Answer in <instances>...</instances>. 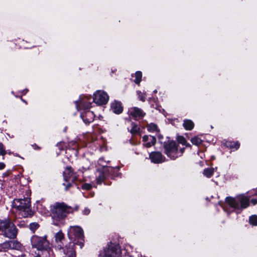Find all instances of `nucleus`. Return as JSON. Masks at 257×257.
<instances>
[{
    "mask_svg": "<svg viewBox=\"0 0 257 257\" xmlns=\"http://www.w3.org/2000/svg\"><path fill=\"white\" fill-rule=\"evenodd\" d=\"M5 167V165L3 163H0V170L3 169Z\"/></svg>",
    "mask_w": 257,
    "mask_h": 257,
    "instance_id": "e433bc0d",
    "label": "nucleus"
},
{
    "mask_svg": "<svg viewBox=\"0 0 257 257\" xmlns=\"http://www.w3.org/2000/svg\"><path fill=\"white\" fill-rule=\"evenodd\" d=\"M229 147L231 148H235L237 149L239 147V144L238 142H230Z\"/></svg>",
    "mask_w": 257,
    "mask_h": 257,
    "instance_id": "2f4dec72",
    "label": "nucleus"
},
{
    "mask_svg": "<svg viewBox=\"0 0 257 257\" xmlns=\"http://www.w3.org/2000/svg\"><path fill=\"white\" fill-rule=\"evenodd\" d=\"M0 234H3L8 238H14L17 234L16 227L10 221H1Z\"/></svg>",
    "mask_w": 257,
    "mask_h": 257,
    "instance_id": "7ed1b4c3",
    "label": "nucleus"
},
{
    "mask_svg": "<svg viewBox=\"0 0 257 257\" xmlns=\"http://www.w3.org/2000/svg\"><path fill=\"white\" fill-rule=\"evenodd\" d=\"M64 253L68 257H75V251L73 248V244H70L69 248L66 247L64 249Z\"/></svg>",
    "mask_w": 257,
    "mask_h": 257,
    "instance_id": "a211bd4d",
    "label": "nucleus"
},
{
    "mask_svg": "<svg viewBox=\"0 0 257 257\" xmlns=\"http://www.w3.org/2000/svg\"><path fill=\"white\" fill-rule=\"evenodd\" d=\"M1 246L2 248L4 249V250L11 248L12 244L11 243V241L4 242L2 244Z\"/></svg>",
    "mask_w": 257,
    "mask_h": 257,
    "instance_id": "a878e982",
    "label": "nucleus"
},
{
    "mask_svg": "<svg viewBox=\"0 0 257 257\" xmlns=\"http://www.w3.org/2000/svg\"><path fill=\"white\" fill-rule=\"evenodd\" d=\"M63 177L65 182H74L77 179V176L74 173L71 167L65 168L63 172Z\"/></svg>",
    "mask_w": 257,
    "mask_h": 257,
    "instance_id": "9b49d317",
    "label": "nucleus"
},
{
    "mask_svg": "<svg viewBox=\"0 0 257 257\" xmlns=\"http://www.w3.org/2000/svg\"><path fill=\"white\" fill-rule=\"evenodd\" d=\"M39 227V224L37 223L34 222L30 224V229L32 231H35Z\"/></svg>",
    "mask_w": 257,
    "mask_h": 257,
    "instance_id": "7c9ffc66",
    "label": "nucleus"
},
{
    "mask_svg": "<svg viewBox=\"0 0 257 257\" xmlns=\"http://www.w3.org/2000/svg\"><path fill=\"white\" fill-rule=\"evenodd\" d=\"M72 181L66 182V183H64L63 185L65 186V190H67L71 186Z\"/></svg>",
    "mask_w": 257,
    "mask_h": 257,
    "instance_id": "473e14b6",
    "label": "nucleus"
},
{
    "mask_svg": "<svg viewBox=\"0 0 257 257\" xmlns=\"http://www.w3.org/2000/svg\"><path fill=\"white\" fill-rule=\"evenodd\" d=\"M13 206L18 210L20 215L23 217H28L33 215L29 198L15 199Z\"/></svg>",
    "mask_w": 257,
    "mask_h": 257,
    "instance_id": "f257e3e1",
    "label": "nucleus"
},
{
    "mask_svg": "<svg viewBox=\"0 0 257 257\" xmlns=\"http://www.w3.org/2000/svg\"><path fill=\"white\" fill-rule=\"evenodd\" d=\"M31 241L32 246L38 250L46 251L49 254L52 252L49 247V242L47 239V236L33 235L31 237Z\"/></svg>",
    "mask_w": 257,
    "mask_h": 257,
    "instance_id": "20e7f679",
    "label": "nucleus"
},
{
    "mask_svg": "<svg viewBox=\"0 0 257 257\" xmlns=\"http://www.w3.org/2000/svg\"><path fill=\"white\" fill-rule=\"evenodd\" d=\"M64 239V234L61 230H59L55 235V242L57 243L58 248H62V241Z\"/></svg>",
    "mask_w": 257,
    "mask_h": 257,
    "instance_id": "2eb2a0df",
    "label": "nucleus"
},
{
    "mask_svg": "<svg viewBox=\"0 0 257 257\" xmlns=\"http://www.w3.org/2000/svg\"><path fill=\"white\" fill-rule=\"evenodd\" d=\"M7 152L5 150L4 145L0 143V155L4 156L6 154Z\"/></svg>",
    "mask_w": 257,
    "mask_h": 257,
    "instance_id": "c756f323",
    "label": "nucleus"
},
{
    "mask_svg": "<svg viewBox=\"0 0 257 257\" xmlns=\"http://www.w3.org/2000/svg\"><path fill=\"white\" fill-rule=\"evenodd\" d=\"M194 124L193 122L190 119H185L184 120L183 126L186 130H191L194 127Z\"/></svg>",
    "mask_w": 257,
    "mask_h": 257,
    "instance_id": "6ab92c4d",
    "label": "nucleus"
},
{
    "mask_svg": "<svg viewBox=\"0 0 257 257\" xmlns=\"http://www.w3.org/2000/svg\"><path fill=\"white\" fill-rule=\"evenodd\" d=\"M92 186L89 184H84L82 186V188L85 190H89L91 188Z\"/></svg>",
    "mask_w": 257,
    "mask_h": 257,
    "instance_id": "72a5a7b5",
    "label": "nucleus"
},
{
    "mask_svg": "<svg viewBox=\"0 0 257 257\" xmlns=\"http://www.w3.org/2000/svg\"><path fill=\"white\" fill-rule=\"evenodd\" d=\"M214 172L213 168H207L204 170L203 174L208 178L211 177Z\"/></svg>",
    "mask_w": 257,
    "mask_h": 257,
    "instance_id": "412c9836",
    "label": "nucleus"
},
{
    "mask_svg": "<svg viewBox=\"0 0 257 257\" xmlns=\"http://www.w3.org/2000/svg\"><path fill=\"white\" fill-rule=\"evenodd\" d=\"M177 140L179 143L185 145L187 147L190 146V144L187 143L185 139L183 137L179 136L178 137Z\"/></svg>",
    "mask_w": 257,
    "mask_h": 257,
    "instance_id": "393cba45",
    "label": "nucleus"
},
{
    "mask_svg": "<svg viewBox=\"0 0 257 257\" xmlns=\"http://www.w3.org/2000/svg\"><path fill=\"white\" fill-rule=\"evenodd\" d=\"M154 92L155 93H156V92H157V90H154Z\"/></svg>",
    "mask_w": 257,
    "mask_h": 257,
    "instance_id": "ea45409f",
    "label": "nucleus"
},
{
    "mask_svg": "<svg viewBox=\"0 0 257 257\" xmlns=\"http://www.w3.org/2000/svg\"><path fill=\"white\" fill-rule=\"evenodd\" d=\"M81 117L83 120L84 122L86 123H89L92 122L94 119V114L93 112L90 111H86L84 114L82 113Z\"/></svg>",
    "mask_w": 257,
    "mask_h": 257,
    "instance_id": "dca6fc26",
    "label": "nucleus"
},
{
    "mask_svg": "<svg viewBox=\"0 0 257 257\" xmlns=\"http://www.w3.org/2000/svg\"><path fill=\"white\" fill-rule=\"evenodd\" d=\"M108 99V95L103 91L98 90L94 94L93 102L98 105L106 104Z\"/></svg>",
    "mask_w": 257,
    "mask_h": 257,
    "instance_id": "1a4fd4ad",
    "label": "nucleus"
},
{
    "mask_svg": "<svg viewBox=\"0 0 257 257\" xmlns=\"http://www.w3.org/2000/svg\"><path fill=\"white\" fill-rule=\"evenodd\" d=\"M165 152L167 155L172 160L178 157V149L175 142H169L165 146Z\"/></svg>",
    "mask_w": 257,
    "mask_h": 257,
    "instance_id": "6e6552de",
    "label": "nucleus"
},
{
    "mask_svg": "<svg viewBox=\"0 0 257 257\" xmlns=\"http://www.w3.org/2000/svg\"><path fill=\"white\" fill-rule=\"evenodd\" d=\"M11 243L12 244L11 249L19 250L22 247L21 244L17 241H11Z\"/></svg>",
    "mask_w": 257,
    "mask_h": 257,
    "instance_id": "4be33fe9",
    "label": "nucleus"
},
{
    "mask_svg": "<svg viewBox=\"0 0 257 257\" xmlns=\"http://www.w3.org/2000/svg\"><path fill=\"white\" fill-rule=\"evenodd\" d=\"M111 108L114 113L117 114L122 112L123 110L121 103L117 101L112 102L111 104Z\"/></svg>",
    "mask_w": 257,
    "mask_h": 257,
    "instance_id": "f3484780",
    "label": "nucleus"
},
{
    "mask_svg": "<svg viewBox=\"0 0 257 257\" xmlns=\"http://www.w3.org/2000/svg\"><path fill=\"white\" fill-rule=\"evenodd\" d=\"M151 161L154 163H161L165 161V158L158 152H153L150 155Z\"/></svg>",
    "mask_w": 257,
    "mask_h": 257,
    "instance_id": "f8f14e48",
    "label": "nucleus"
},
{
    "mask_svg": "<svg viewBox=\"0 0 257 257\" xmlns=\"http://www.w3.org/2000/svg\"><path fill=\"white\" fill-rule=\"evenodd\" d=\"M143 141L144 142V145L147 148L154 145L156 142L155 137L152 136H144L143 137Z\"/></svg>",
    "mask_w": 257,
    "mask_h": 257,
    "instance_id": "4468645a",
    "label": "nucleus"
},
{
    "mask_svg": "<svg viewBox=\"0 0 257 257\" xmlns=\"http://www.w3.org/2000/svg\"><path fill=\"white\" fill-rule=\"evenodd\" d=\"M128 113L136 119L142 118L145 115V113L141 108L137 107L130 108Z\"/></svg>",
    "mask_w": 257,
    "mask_h": 257,
    "instance_id": "9d476101",
    "label": "nucleus"
},
{
    "mask_svg": "<svg viewBox=\"0 0 257 257\" xmlns=\"http://www.w3.org/2000/svg\"><path fill=\"white\" fill-rule=\"evenodd\" d=\"M251 202L253 204L255 205L257 204V200L255 199H252L251 200Z\"/></svg>",
    "mask_w": 257,
    "mask_h": 257,
    "instance_id": "c9c22d12",
    "label": "nucleus"
},
{
    "mask_svg": "<svg viewBox=\"0 0 257 257\" xmlns=\"http://www.w3.org/2000/svg\"><path fill=\"white\" fill-rule=\"evenodd\" d=\"M90 99L86 97L81 99L79 103H76V107L78 109H87L91 107Z\"/></svg>",
    "mask_w": 257,
    "mask_h": 257,
    "instance_id": "ddd939ff",
    "label": "nucleus"
},
{
    "mask_svg": "<svg viewBox=\"0 0 257 257\" xmlns=\"http://www.w3.org/2000/svg\"><path fill=\"white\" fill-rule=\"evenodd\" d=\"M69 207L64 203H56L51 208V216L54 219L60 220L64 219L69 213Z\"/></svg>",
    "mask_w": 257,
    "mask_h": 257,
    "instance_id": "f03ea898",
    "label": "nucleus"
},
{
    "mask_svg": "<svg viewBox=\"0 0 257 257\" xmlns=\"http://www.w3.org/2000/svg\"><path fill=\"white\" fill-rule=\"evenodd\" d=\"M249 222L252 225H257V216L252 215L249 218Z\"/></svg>",
    "mask_w": 257,
    "mask_h": 257,
    "instance_id": "cd10ccee",
    "label": "nucleus"
},
{
    "mask_svg": "<svg viewBox=\"0 0 257 257\" xmlns=\"http://www.w3.org/2000/svg\"><path fill=\"white\" fill-rule=\"evenodd\" d=\"M90 212V210L89 208L86 207L84 208V209L83 211V214L84 215H88Z\"/></svg>",
    "mask_w": 257,
    "mask_h": 257,
    "instance_id": "f704fd0d",
    "label": "nucleus"
},
{
    "mask_svg": "<svg viewBox=\"0 0 257 257\" xmlns=\"http://www.w3.org/2000/svg\"><path fill=\"white\" fill-rule=\"evenodd\" d=\"M140 127L139 126L135 124H132V128L130 130V132L133 134H137L139 132Z\"/></svg>",
    "mask_w": 257,
    "mask_h": 257,
    "instance_id": "bb28decb",
    "label": "nucleus"
},
{
    "mask_svg": "<svg viewBox=\"0 0 257 257\" xmlns=\"http://www.w3.org/2000/svg\"><path fill=\"white\" fill-rule=\"evenodd\" d=\"M147 129L150 132H158L157 125L153 123H151L147 125Z\"/></svg>",
    "mask_w": 257,
    "mask_h": 257,
    "instance_id": "aec40b11",
    "label": "nucleus"
},
{
    "mask_svg": "<svg viewBox=\"0 0 257 257\" xmlns=\"http://www.w3.org/2000/svg\"><path fill=\"white\" fill-rule=\"evenodd\" d=\"M137 94L140 100L142 101H145L146 94L141 91H138Z\"/></svg>",
    "mask_w": 257,
    "mask_h": 257,
    "instance_id": "c85d7f7f",
    "label": "nucleus"
},
{
    "mask_svg": "<svg viewBox=\"0 0 257 257\" xmlns=\"http://www.w3.org/2000/svg\"><path fill=\"white\" fill-rule=\"evenodd\" d=\"M97 182H98V183H101V181L100 180H98Z\"/></svg>",
    "mask_w": 257,
    "mask_h": 257,
    "instance_id": "58836bf2",
    "label": "nucleus"
},
{
    "mask_svg": "<svg viewBox=\"0 0 257 257\" xmlns=\"http://www.w3.org/2000/svg\"><path fill=\"white\" fill-rule=\"evenodd\" d=\"M239 201L240 203V207L242 208H245L249 205V198L243 195H238L235 198L228 197L226 199L227 203L234 209H238L239 208L238 203Z\"/></svg>",
    "mask_w": 257,
    "mask_h": 257,
    "instance_id": "39448f33",
    "label": "nucleus"
},
{
    "mask_svg": "<svg viewBox=\"0 0 257 257\" xmlns=\"http://www.w3.org/2000/svg\"><path fill=\"white\" fill-rule=\"evenodd\" d=\"M180 151H181V154H182L183 153L184 149H181Z\"/></svg>",
    "mask_w": 257,
    "mask_h": 257,
    "instance_id": "4c0bfd02",
    "label": "nucleus"
},
{
    "mask_svg": "<svg viewBox=\"0 0 257 257\" xmlns=\"http://www.w3.org/2000/svg\"><path fill=\"white\" fill-rule=\"evenodd\" d=\"M68 236L70 239H78L81 245L84 240L83 230L79 226H71L68 232Z\"/></svg>",
    "mask_w": 257,
    "mask_h": 257,
    "instance_id": "0eeeda50",
    "label": "nucleus"
},
{
    "mask_svg": "<svg viewBox=\"0 0 257 257\" xmlns=\"http://www.w3.org/2000/svg\"><path fill=\"white\" fill-rule=\"evenodd\" d=\"M191 142L193 145L198 146L202 143V140L198 137H194L191 139Z\"/></svg>",
    "mask_w": 257,
    "mask_h": 257,
    "instance_id": "b1692460",
    "label": "nucleus"
},
{
    "mask_svg": "<svg viewBox=\"0 0 257 257\" xmlns=\"http://www.w3.org/2000/svg\"><path fill=\"white\" fill-rule=\"evenodd\" d=\"M99 257H121V250L116 244H108L100 253Z\"/></svg>",
    "mask_w": 257,
    "mask_h": 257,
    "instance_id": "423d86ee",
    "label": "nucleus"
},
{
    "mask_svg": "<svg viewBox=\"0 0 257 257\" xmlns=\"http://www.w3.org/2000/svg\"><path fill=\"white\" fill-rule=\"evenodd\" d=\"M136 79L135 80V82L137 84H139L141 81V79L142 77V74L141 71H137L135 74Z\"/></svg>",
    "mask_w": 257,
    "mask_h": 257,
    "instance_id": "5701e85b",
    "label": "nucleus"
}]
</instances>
